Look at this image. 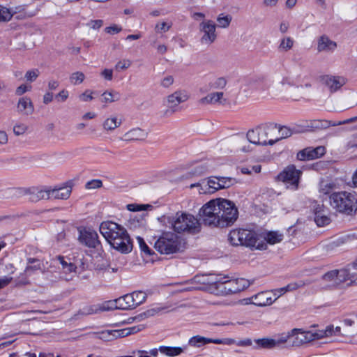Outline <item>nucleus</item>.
Wrapping results in <instances>:
<instances>
[{
	"label": "nucleus",
	"instance_id": "1",
	"mask_svg": "<svg viewBox=\"0 0 357 357\" xmlns=\"http://www.w3.org/2000/svg\"><path fill=\"white\" fill-rule=\"evenodd\" d=\"M199 215L204 225L223 228L234 224L238 218V211L234 202L219 198L205 204L200 208Z\"/></svg>",
	"mask_w": 357,
	"mask_h": 357
},
{
	"label": "nucleus",
	"instance_id": "2",
	"mask_svg": "<svg viewBox=\"0 0 357 357\" xmlns=\"http://www.w3.org/2000/svg\"><path fill=\"white\" fill-rule=\"evenodd\" d=\"M100 232L111 247L122 254L130 253L132 243L127 230L112 221H104L100 225Z\"/></svg>",
	"mask_w": 357,
	"mask_h": 357
},
{
	"label": "nucleus",
	"instance_id": "3",
	"mask_svg": "<svg viewBox=\"0 0 357 357\" xmlns=\"http://www.w3.org/2000/svg\"><path fill=\"white\" fill-rule=\"evenodd\" d=\"M331 206L337 212L353 215L357 211V194L352 191H340L329 195Z\"/></svg>",
	"mask_w": 357,
	"mask_h": 357
},
{
	"label": "nucleus",
	"instance_id": "4",
	"mask_svg": "<svg viewBox=\"0 0 357 357\" xmlns=\"http://www.w3.org/2000/svg\"><path fill=\"white\" fill-rule=\"evenodd\" d=\"M228 239L233 245H244L257 250L266 249V244L259 242L258 234L252 230L234 229L229 232Z\"/></svg>",
	"mask_w": 357,
	"mask_h": 357
},
{
	"label": "nucleus",
	"instance_id": "5",
	"mask_svg": "<svg viewBox=\"0 0 357 357\" xmlns=\"http://www.w3.org/2000/svg\"><path fill=\"white\" fill-rule=\"evenodd\" d=\"M206 282L215 285L216 288H221L225 294H236L250 285V281L245 278L229 280L227 276L220 275H210Z\"/></svg>",
	"mask_w": 357,
	"mask_h": 357
},
{
	"label": "nucleus",
	"instance_id": "6",
	"mask_svg": "<svg viewBox=\"0 0 357 357\" xmlns=\"http://www.w3.org/2000/svg\"><path fill=\"white\" fill-rule=\"evenodd\" d=\"M169 222L177 233L195 234L200 231L199 220L192 214L185 212H177L174 216L169 218Z\"/></svg>",
	"mask_w": 357,
	"mask_h": 357
},
{
	"label": "nucleus",
	"instance_id": "7",
	"mask_svg": "<svg viewBox=\"0 0 357 357\" xmlns=\"http://www.w3.org/2000/svg\"><path fill=\"white\" fill-rule=\"evenodd\" d=\"M277 124L267 123L250 130L247 133L248 141L257 145H270L271 139L275 138Z\"/></svg>",
	"mask_w": 357,
	"mask_h": 357
},
{
	"label": "nucleus",
	"instance_id": "8",
	"mask_svg": "<svg viewBox=\"0 0 357 357\" xmlns=\"http://www.w3.org/2000/svg\"><path fill=\"white\" fill-rule=\"evenodd\" d=\"M154 247L160 254H174L182 250L181 239L174 232L164 231L155 242Z\"/></svg>",
	"mask_w": 357,
	"mask_h": 357
},
{
	"label": "nucleus",
	"instance_id": "9",
	"mask_svg": "<svg viewBox=\"0 0 357 357\" xmlns=\"http://www.w3.org/2000/svg\"><path fill=\"white\" fill-rule=\"evenodd\" d=\"M146 298V294L144 292L141 291H134L116 299L114 307H105L104 305L100 310L103 311L113 307L124 310L134 309L143 303Z\"/></svg>",
	"mask_w": 357,
	"mask_h": 357
},
{
	"label": "nucleus",
	"instance_id": "10",
	"mask_svg": "<svg viewBox=\"0 0 357 357\" xmlns=\"http://www.w3.org/2000/svg\"><path fill=\"white\" fill-rule=\"evenodd\" d=\"M202 34L200 42L202 45H211L217 39L216 24L211 20H203L199 25Z\"/></svg>",
	"mask_w": 357,
	"mask_h": 357
},
{
	"label": "nucleus",
	"instance_id": "11",
	"mask_svg": "<svg viewBox=\"0 0 357 357\" xmlns=\"http://www.w3.org/2000/svg\"><path fill=\"white\" fill-rule=\"evenodd\" d=\"M189 99L188 93L184 90H177L167 97V109L164 112L165 117L172 115L177 111L179 104L187 101Z\"/></svg>",
	"mask_w": 357,
	"mask_h": 357
},
{
	"label": "nucleus",
	"instance_id": "12",
	"mask_svg": "<svg viewBox=\"0 0 357 357\" xmlns=\"http://www.w3.org/2000/svg\"><path fill=\"white\" fill-rule=\"evenodd\" d=\"M301 174V172L296 169L294 165H291L287 166L278 177L280 181L288 185V188L296 190Z\"/></svg>",
	"mask_w": 357,
	"mask_h": 357
},
{
	"label": "nucleus",
	"instance_id": "13",
	"mask_svg": "<svg viewBox=\"0 0 357 357\" xmlns=\"http://www.w3.org/2000/svg\"><path fill=\"white\" fill-rule=\"evenodd\" d=\"M316 340V335L311 331L294 328L291 331V344L293 346H300Z\"/></svg>",
	"mask_w": 357,
	"mask_h": 357
},
{
	"label": "nucleus",
	"instance_id": "14",
	"mask_svg": "<svg viewBox=\"0 0 357 357\" xmlns=\"http://www.w3.org/2000/svg\"><path fill=\"white\" fill-rule=\"evenodd\" d=\"M78 239L82 244L89 248H97L100 245L97 232L93 230L80 231Z\"/></svg>",
	"mask_w": 357,
	"mask_h": 357
},
{
	"label": "nucleus",
	"instance_id": "15",
	"mask_svg": "<svg viewBox=\"0 0 357 357\" xmlns=\"http://www.w3.org/2000/svg\"><path fill=\"white\" fill-rule=\"evenodd\" d=\"M325 151L326 149L322 146L316 148L308 147L299 151L297 153V158L299 160H314L324 155Z\"/></svg>",
	"mask_w": 357,
	"mask_h": 357
},
{
	"label": "nucleus",
	"instance_id": "16",
	"mask_svg": "<svg viewBox=\"0 0 357 357\" xmlns=\"http://www.w3.org/2000/svg\"><path fill=\"white\" fill-rule=\"evenodd\" d=\"M38 11V9L29 12L26 10V7L18 6L15 8L14 13L23 12L26 16L32 17L34 16ZM13 15V12L10 9L0 5V22H8L11 20Z\"/></svg>",
	"mask_w": 357,
	"mask_h": 357
},
{
	"label": "nucleus",
	"instance_id": "17",
	"mask_svg": "<svg viewBox=\"0 0 357 357\" xmlns=\"http://www.w3.org/2000/svg\"><path fill=\"white\" fill-rule=\"evenodd\" d=\"M322 81L332 93L337 91L346 84V79L341 76L325 75Z\"/></svg>",
	"mask_w": 357,
	"mask_h": 357
},
{
	"label": "nucleus",
	"instance_id": "18",
	"mask_svg": "<svg viewBox=\"0 0 357 357\" xmlns=\"http://www.w3.org/2000/svg\"><path fill=\"white\" fill-rule=\"evenodd\" d=\"M50 188L31 187L29 188V199L32 202H37L42 199H50Z\"/></svg>",
	"mask_w": 357,
	"mask_h": 357
},
{
	"label": "nucleus",
	"instance_id": "19",
	"mask_svg": "<svg viewBox=\"0 0 357 357\" xmlns=\"http://www.w3.org/2000/svg\"><path fill=\"white\" fill-rule=\"evenodd\" d=\"M272 294V291H261L251 298L252 303L257 306L270 305L277 300L273 298Z\"/></svg>",
	"mask_w": 357,
	"mask_h": 357
},
{
	"label": "nucleus",
	"instance_id": "20",
	"mask_svg": "<svg viewBox=\"0 0 357 357\" xmlns=\"http://www.w3.org/2000/svg\"><path fill=\"white\" fill-rule=\"evenodd\" d=\"M148 134L149 132L146 130L135 128L126 132L120 139L124 141L144 140L147 137Z\"/></svg>",
	"mask_w": 357,
	"mask_h": 357
},
{
	"label": "nucleus",
	"instance_id": "21",
	"mask_svg": "<svg viewBox=\"0 0 357 357\" xmlns=\"http://www.w3.org/2000/svg\"><path fill=\"white\" fill-rule=\"evenodd\" d=\"M17 109L20 114L28 116L33 113L34 106L30 98L24 96L19 99Z\"/></svg>",
	"mask_w": 357,
	"mask_h": 357
},
{
	"label": "nucleus",
	"instance_id": "22",
	"mask_svg": "<svg viewBox=\"0 0 357 357\" xmlns=\"http://www.w3.org/2000/svg\"><path fill=\"white\" fill-rule=\"evenodd\" d=\"M337 47V43L331 40L327 36L323 35L318 39L317 51L319 52H333Z\"/></svg>",
	"mask_w": 357,
	"mask_h": 357
},
{
	"label": "nucleus",
	"instance_id": "23",
	"mask_svg": "<svg viewBox=\"0 0 357 357\" xmlns=\"http://www.w3.org/2000/svg\"><path fill=\"white\" fill-rule=\"evenodd\" d=\"M337 272L338 273L337 274V282H335L337 286L348 280L351 282V284H357V274H351L349 268L337 270Z\"/></svg>",
	"mask_w": 357,
	"mask_h": 357
},
{
	"label": "nucleus",
	"instance_id": "24",
	"mask_svg": "<svg viewBox=\"0 0 357 357\" xmlns=\"http://www.w3.org/2000/svg\"><path fill=\"white\" fill-rule=\"evenodd\" d=\"M50 199H67L71 194L70 187H60L54 189L50 188Z\"/></svg>",
	"mask_w": 357,
	"mask_h": 357
},
{
	"label": "nucleus",
	"instance_id": "25",
	"mask_svg": "<svg viewBox=\"0 0 357 357\" xmlns=\"http://www.w3.org/2000/svg\"><path fill=\"white\" fill-rule=\"evenodd\" d=\"M223 92H213L208 94L206 96L200 99L199 102L202 104H223L226 100H223Z\"/></svg>",
	"mask_w": 357,
	"mask_h": 357
},
{
	"label": "nucleus",
	"instance_id": "26",
	"mask_svg": "<svg viewBox=\"0 0 357 357\" xmlns=\"http://www.w3.org/2000/svg\"><path fill=\"white\" fill-rule=\"evenodd\" d=\"M186 347L187 346H184L183 347L160 346L159 347V351L161 354L167 356L174 357L183 353Z\"/></svg>",
	"mask_w": 357,
	"mask_h": 357
},
{
	"label": "nucleus",
	"instance_id": "27",
	"mask_svg": "<svg viewBox=\"0 0 357 357\" xmlns=\"http://www.w3.org/2000/svg\"><path fill=\"white\" fill-rule=\"evenodd\" d=\"M277 134H275V138L271 139L270 145H273L275 142L280 139L289 137L291 135V130L286 126H280L277 125Z\"/></svg>",
	"mask_w": 357,
	"mask_h": 357
},
{
	"label": "nucleus",
	"instance_id": "28",
	"mask_svg": "<svg viewBox=\"0 0 357 357\" xmlns=\"http://www.w3.org/2000/svg\"><path fill=\"white\" fill-rule=\"evenodd\" d=\"M303 284H298L296 282H292L288 284L287 286L276 289L273 291H272L273 295L275 296V298H277V299L281 296L282 295L284 294L285 293L288 291H292L294 290H296L299 287H302Z\"/></svg>",
	"mask_w": 357,
	"mask_h": 357
},
{
	"label": "nucleus",
	"instance_id": "29",
	"mask_svg": "<svg viewBox=\"0 0 357 357\" xmlns=\"http://www.w3.org/2000/svg\"><path fill=\"white\" fill-rule=\"evenodd\" d=\"M121 125V120L118 119L116 116H110L104 121L102 127L106 131H112Z\"/></svg>",
	"mask_w": 357,
	"mask_h": 357
},
{
	"label": "nucleus",
	"instance_id": "30",
	"mask_svg": "<svg viewBox=\"0 0 357 357\" xmlns=\"http://www.w3.org/2000/svg\"><path fill=\"white\" fill-rule=\"evenodd\" d=\"M208 343H213V339L206 338L200 335L193 336L188 341L190 346L195 347H200Z\"/></svg>",
	"mask_w": 357,
	"mask_h": 357
},
{
	"label": "nucleus",
	"instance_id": "31",
	"mask_svg": "<svg viewBox=\"0 0 357 357\" xmlns=\"http://www.w3.org/2000/svg\"><path fill=\"white\" fill-rule=\"evenodd\" d=\"M283 238V234L277 231H268L264 236V239L266 241V242L271 245L280 243Z\"/></svg>",
	"mask_w": 357,
	"mask_h": 357
},
{
	"label": "nucleus",
	"instance_id": "32",
	"mask_svg": "<svg viewBox=\"0 0 357 357\" xmlns=\"http://www.w3.org/2000/svg\"><path fill=\"white\" fill-rule=\"evenodd\" d=\"M257 349H272L276 347V342L273 338H261L255 340Z\"/></svg>",
	"mask_w": 357,
	"mask_h": 357
},
{
	"label": "nucleus",
	"instance_id": "33",
	"mask_svg": "<svg viewBox=\"0 0 357 357\" xmlns=\"http://www.w3.org/2000/svg\"><path fill=\"white\" fill-rule=\"evenodd\" d=\"M314 221L317 226L324 227L330 223V218L325 214L324 211H316L314 213Z\"/></svg>",
	"mask_w": 357,
	"mask_h": 357
},
{
	"label": "nucleus",
	"instance_id": "34",
	"mask_svg": "<svg viewBox=\"0 0 357 357\" xmlns=\"http://www.w3.org/2000/svg\"><path fill=\"white\" fill-rule=\"evenodd\" d=\"M218 183H219V178L218 177H211L208 178L207 183L206 185H204L205 189L202 188V189L204 190V192H209L212 193L215 191L220 189V188H218Z\"/></svg>",
	"mask_w": 357,
	"mask_h": 357
},
{
	"label": "nucleus",
	"instance_id": "35",
	"mask_svg": "<svg viewBox=\"0 0 357 357\" xmlns=\"http://www.w3.org/2000/svg\"><path fill=\"white\" fill-rule=\"evenodd\" d=\"M165 309H167L166 307H156L148 310L143 313L139 314V315H137L135 318H133V319L141 321L144 318L153 317L155 314H156L157 313H158Z\"/></svg>",
	"mask_w": 357,
	"mask_h": 357
},
{
	"label": "nucleus",
	"instance_id": "36",
	"mask_svg": "<svg viewBox=\"0 0 357 357\" xmlns=\"http://www.w3.org/2000/svg\"><path fill=\"white\" fill-rule=\"evenodd\" d=\"M144 328V325H138L127 328L120 330L121 332L116 333L117 336H121V337L128 336L131 334L137 333Z\"/></svg>",
	"mask_w": 357,
	"mask_h": 357
},
{
	"label": "nucleus",
	"instance_id": "37",
	"mask_svg": "<svg viewBox=\"0 0 357 357\" xmlns=\"http://www.w3.org/2000/svg\"><path fill=\"white\" fill-rule=\"evenodd\" d=\"M335 184L328 181H321L319 183V192L324 195H331L335 188Z\"/></svg>",
	"mask_w": 357,
	"mask_h": 357
},
{
	"label": "nucleus",
	"instance_id": "38",
	"mask_svg": "<svg viewBox=\"0 0 357 357\" xmlns=\"http://www.w3.org/2000/svg\"><path fill=\"white\" fill-rule=\"evenodd\" d=\"M120 99V95L116 91H105L102 94V102L110 103L118 101Z\"/></svg>",
	"mask_w": 357,
	"mask_h": 357
},
{
	"label": "nucleus",
	"instance_id": "39",
	"mask_svg": "<svg viewBox=\"0 0 357 357\" xmlns=\"http://www.w3.org/2000/svg\"><path fill=\"white\" fill-rule=\"evenodd\" d=\"M337 274H338L337 270H333L325 273L323 275L322 279L325 282H330L331 287H337V286L335 283V282H337Z\"/></svg>",
	"mask_w": 357,
	"mask_h": 357
},
{
	"label": "nucleus",
	"instance_id": "40",
	"mask_svg": "<svg viewBox=\"0 0 357 357\" xmlns=\"http://www.w3.org/2000/svg\"><path fill=\"white\" fill-rule=\"evenodd\" d=\"M232 17L229 15H225L223 13L220 14L217 17L218 26L220 28H227L231 22Z\"/></svg>",
	"mask_w": 357,
	"mask_h": 357
},
{
	"label": "nucleus",
	"instance_id": "41",
	"mask_svg": "<svg viewBox=\"0 0 357 357\" xmlns=\"http://www.w3.org/2000/svg\"><path fill=\"white\" fill-rule=\"evenodd\" d=\"M117 332H121L120 330H107L102 331L100 333V339L105 341H112L114 339L121 337V336H117Z\"/></svg>",
	"mask_w": 357,
	"mask_h": 357
},
{
	"label": "nucleus",
	"instance_id": "42",
	"mask_svg": "<svg viewBox=\"0 0 357 357\" xmlns=\"http://www.w3.org/2000/svg\"><path fill=\"white\" fill-rule=\"evenodd\" d=\"M294 40L290 37L283 38L279 45V50L281 51L287 52L291 50L294 45Z\"/></svg>",
	"mask_w": 357,
	"mask_h": 357
},
{
	"label": "nucleus",
	"instance_id": "43",
	"mask_svg": "<svg viewBox=\"0 0 357 357\" xmlns=\"http://www.w3.org/2000/svg\"><path fill=\"white\" fill-rule=\"evenodd\" d=\"M314 333L316 335V340L334 335V326L333 325H329L325 330L319 331Z\"/></svg>",
	"mask_w": 357,
	"mask_h": 357
},
{
	"label": "nucleus",
	"instance_id": "44",
	"mask_svg": "<svg viewBox=\"0 0 357 357\" xmlns=\"http://www.w3.org/2000/svg\"><path fill=\"white\" fill-rule=\"evenodd\" d=\"M219 178V183H218V188L220 189L222 188H227L230 186L233 185L236 181L234 178L231 177H218Z\"/></svg>",
	"mask_w": 357,
	"mask_h": 357
},
{
	"label": "nucleus",
	"instance_id": "45",
	"mask_svg": "<svg viewBox=\"0 0 357 357\" xmlns=\"http://www.w3.org/2000/svg\"><path fill=\"white\" fill-rule=\"evenodd\" d=\"M292 77L293 79H294V81L296 82L294 87L299 89H310L311 87V84L310 83H305L303 84V77H302V75L301 74L296 75H292Z\"/></svg>",
	"mask_w": 357,
	"mask_h": 357
},
{
	"label": "nucleus",
	"instance_id": "46",
	"mask_svg": "<svg viewBox=\"0 0 357 357\" xmlns=\"http://www.w3.org/2000/svg\"><path fill=\"white\" fill-rule=\"evenodd\" d=\"M84 75L82 72H75L73 73L70 77V82L74 85H77L81 84L84 79Z\"/></svg>",
	"mask_w": 357,
	"mask_h": 357
},
{
	"label": "nucleus",
	"instance_id": "47",
	"mask_svg": "<svg viewBox=\"0 0 357 357\" xmlns=\"http://www.w3.org/2000/svg\"><path fill=\"white\" fill-rule=\"evenodd\" d=\"M102 185V182L100 179H93L91 181H88L85 188L88 190L97 189L101 188Z\"/></svg>",
	"mask_w": 357,
	"mask_h": 357
},
{
	"label": "nucleus",
	"instance_id": "48",
	"mask_svg": "<svg viewBox=\"0 0 357 357\" xmlns=\"http://www.w3.org/2000/svg\"><path fill=\"white\" fill-rule=\"evenodd\" d=\"M261 165H254L250 167H242L241 172L243 174H251L252 172L259 173L261 172Z\"/></svg>",
	"mask_w": 357,
	"mask_h": 357
},
{
	"label": "nucleus",
	"instance_id": "49",
	"mask_svg": "<svg viewBox=\"0 0 357 357\" xmlns=\"http://www.w3.org/2000/svg\"><path fill=\"white\" fill-rule=\"evenodd\" d=\"M38 76L39 70L38 69L28 70L25 74L26 79L30 82L35 81Z\"/></svg>",
	"mask_w": 357,
	"mask_h": 357
},
{
	"label": "nucleus",
	"instance_id": "50",
	"mask_svg": "<svg viewBox=\"0 0 357 357\" xmlns=\"http://www.w3.org/2000/svg\"><path fill=\"white\" fill-rule=\"evenodd\" d=\"M137 241L139 245V248L142 252L146 253V255H151V250L149 248V246L146 245L145 241L142 237L138 236L137 237Z\"/></svg>",
	"mask_w": 357,
	"mask_h": 357
},
{
	"label": "nucleus",
	"instance_id": "51",
	"mask_svg": "<svg viewBox=\"0 0 357 357\" xmlns=\"http://www.w3.org/2000/svg\"><path fill=\"white\" fill-rule=\"evenodd\" d=\"M131 65V61L129 59H123L119 61L115 66L117 70H126Z\"/></svg>",
	"mask_w": 357,
	"mask_h": 357
},
{
	"label": "nucleus",
	"instance_id": "52",
	"mask_svg": "<svg viewBox=\"0 0 357 357\" xmlns=\"http://www.w3.org/2000/svg\"><path fill=\"white\" fill-rule=\"evenodd\" d=\"M276 342V347H279L280 344L289 342L291 343V331L287 334H283L279 338L275 339Z\"/></svg>",
	"mask_w": 357,
	"mask_h": 357
},
{
	"label": "nucleus",
	"instance_id": "53",
	"mask_svg": "<svg viewBox=\"0 0 357 357\" xmlns=\"http://www.w3.org/2000/svg\"><path fill=\"white\" fill-rule=\"evenodd\" d=\"M207 169H208L207 166H206L205 165L201 164V165H197L194 169V170L192 172H190V174H192V175L200 176V175H202L204 173H206L207 172Z\"/></svg>",
	"mask_w": 357,
	"mask_h": 357
},
{
	"label": "nucleus",
	"instance_id": "54",
	"mask_svg": "<svg viewBox=\"0 0 357 357\" xmlns=\"http://www.w3.org/2000/svg\"><path fill=\"white\" fill-rule=\"evenodd\" d=\"M213 343L218 344L231 345L236 344V340L232 338L213 339Z\"/></svg>",
	"mask_w": 357,
	"mask_h": 357
},
{
	"label": "nucleus",
	"instance_id": "55",
	"mask_svg": "<svg viewBox=\"0 0 357 357\" xmlns=\"http://www.w3.org/2000/svg\"><path fill=\"white\" fill-rule=\"evenodd\" d=\"M227 84V81L224 77H219L212 83L213 89H223Z\"/></svg>",
	"mask_w": 357,
	"mask_h": 357
},
{
	"label": "nucleus",
	"instance_id": "56",
	"mask_svg": "<svg viewBox=\"0 0 357 357\" xmlns=\"http://www.w3.org/2000/svg\"><path fill=\"white\" fill-rule=\"evenodd\" d=\"M128 209L131 211H144L149 207H151L150 205L144 204H128Z\"/></svg>",
	"mask_w": 357,
	"mask_h": 357
},
{
	"label": "nucleus",
	"instance_id": "57",
	"mask_svg": "<svg viewBox=\"0 0 357 357\" xmlns=\"http://www.w3.org/2000/svg\"><path fill=\"white\" fill-rule=\"evenodd\" d=\"M171 26L172 24L169 23H167L165 22H159L156 24L155 29L157 32H166L170 29Z\"/></svg>",
	"mask_w": 357,
	"mask_h": 357
},
{
	"label": "nucleus",
	"instance_id": "58",
	"mask_svg": "<svg viewBox=\"0 0 357 357\" xmlns=\"http://www.w3.org/2000/svg\"><path fill=\"white\" fill-rule=\"evenodd\" d=\"M69 96V92L66 89L61 90L55 96L58 102H65Z\"/></svg>",
	"mask_w": 357,
	"mask_h": 357
},
{
	"label": "nucleus",
	"instance_id": "59",
	"mask_svg": "<svg viewBox=\"0 0 357 357\" xmlns=\"http://www.w3.org/2000/svg\"><path fill=\"white\" fill-rule=\"evenodd\" d=\"M174 77L172 75L165 77L160 82V85L164 88H168L174 83Z\"/></svg>",
	"mask_w": 357,
	"mask_h": 357
},
{
	"label": "nucleus",
	"instance_id": "60",
	"mask_svg": "<svg viewBox=\"0 0 357 357\" xmlns=\"http://www.w3.org/2000/svg\"><path fill=\"white\" fill-rule=\"evenodd\" d=\"M26 126L24 124H17L13 127V132L15 135L19 136L25 132Z\"/></svg>",
	"mask_w": 357,
	"mask_h": 357
},
{
	"label": "nucleus",
	"instance_id": "61",
	"mask_svg": "<svg viewBox=\"0 0 357 357\" xmlns=\"http://www.w3.org/2000/svg\"><path fill=\"white\" fill-rule=\"evenodd\" d=\"M122 30V27L117 25V24H113L110 26L105 28V31L107 33L109 34H116L119 33Z\"/></svg>",
	"mask_w": 357,
	"mask_h": 357
},
{
	"label": "nucleus",
	"instance_id": "62",
	"mask_svg": "<svg viewBox=\"0 0 357 357\" xmlns=\"http://www.w3.org/2000/svg\"><path fill=\"white\" fill-rule=\"evenodd\" d=\"M31 89V86H26L25 84H22L18 86L15 90V94L17 96H22L27 91H29Z\"/></svg>",
	"mask_w": 357,
	"mask_h": 357
},
{
	"label": "nucleus",
	"instance_id": "63",
	"mask_svg": "<svg viewBox=\"0 0 357 357\" xmlns=\"http://www.w3.org/2000/svg\"><path fill=\"white\" fill-rule=\"evenodd\" d=\"M280 83L283 86L289 85L291 86H294V85L296 84V82L294 81V79H293L292 75L284 77L281 80Z\"/></svg>",
	"mask_w": 357,
	"mask_h": 357
},
{
	"label": "nucleus",
	"instance_id": "64",
	"mask_svg": "<svg viewBox=\"0 0 357 357\" xmlns=\"http://www.w3.org/2000/svg\"><path fill=\"white\" fill-rule=\"evenodd\" d=\"M79 99L82 101L88 102L93 99V96L91 95V93H90L89 91H86L79 96Z\"/></svg>",
	"mask_w": 357,
	"mask_h": 357
}]
</instances>
